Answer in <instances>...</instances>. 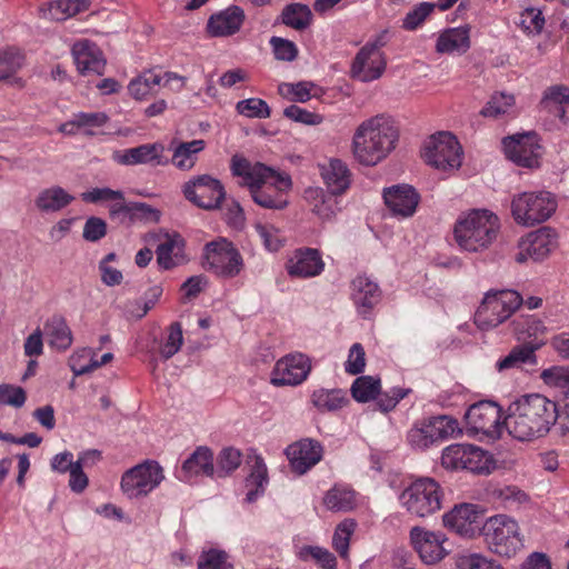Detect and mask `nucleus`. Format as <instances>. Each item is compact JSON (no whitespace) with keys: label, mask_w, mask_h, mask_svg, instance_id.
<instances>
[{"label":"nucleus","mask_w":569,"mask_h":569,"mask_svg":"<svg viewBox=\"0 0 569 569\" xmlns=\"http://www.w3.org/2000/svg\"><path fill=\"white\" fill-rule=\"evenodd\" d=\"M267 482V466L261 457H256L251 467V472L246 480V485L249 488L246 495V501L253 502L257 497L264 491Z\"/></svg>","instance_id":"nucleus-43"},{"label":"nucleus","mask_w":569,"mask_h":569,"mask_svg":"<svg viewBox=\"0 0 569 569\" xmlns=\"http://www.w3.org/2000/svg\"><path fill=\"white\" fill-rule=\"evenodd\" d=\"M515 104V97L512 94H506L503 92L496 93L482 108L480 113L483 117L497 118L505 114Z\"/></svg>","instance_id":"nucleus-57"},{"label":"nucleus","mask_w":569,"mask_h":569,"mask_svg":"<svg viewBox=\"0 0 569 569\" xmlns=\"http://www.w3.org/2000/svg\"><path fill=\"white\" fill-rule=\"evenodd\" d=\"M325 268V262L317 249H305L297 251L296 256L289 261L288 272L290 276L299 278H311L320 274Z\"/></svg>","instance_id":"nucleus-28"},{"label":"nucleus","mask_w":569,"mask_h":569,"mask_svg":"<svg viewBox=\"0 0 569 569\" xmlns=\"http://www.w3.org/2000/svg\"><path fill=\"white\" fill-rule=\"evenodd\" d=\"M463 569H502L496 560L488 559L480 553H471L459 559Z\"/></svg>","instance_id":"nucleus-64"},{"label":"nucleus","mask_w":569,"mask_h":569,"mask_svg":"<svg viewBox=\"0 0 569 569\" xmlns=\"http://www.w3.org/2000/svg\"><path fill=\"white\" fill-rule=\"evenodd\" d=\"M348 401L346 392L341 389H318L311 395V402L322 412L339 410Z\"/></svg>","instance_id":"nucleus-44"},{"label":"nucleus","mask_w":569,"mask_h":569,"mask_svg":"<svg viewBox=\"0 0 569 569\" xmlns=\"http://www.w3.org/2000/svg\"><path fill=\"white\" fill-rule=\"evenodd\" d=\"M206 148V141L202 139L179 142L173 148L171 158L172 164L180 170H191L198 160V154Z\"/></svg>","instance_id":"nucleus-37"},{"label":"nucleus","mask_w":569,"mask_h":569,"mask_svg":"<svg viewBox=\"0 0 569 569\" xmlns=\"http://www.w3.org/2000/svg\"><path fill=\"white\" fill-rule=\"evenodd\" d=\"M522 303L521 295L515 290H490L476 311L475 322L481 330L496 328L508 320Z\"/></svg>","instance_id":"nucleus-6"},{"label":"nucleus","mask_w":569,"mask_h":569,"mask_svg":"<svg viewBox=\"0 0 569 569\" xmlns=\"http://www.w3.org/2000/svg\"><path fill=\"white\" fill-rule=\"evenodd\" d=\"M184 198L204 210L220 208L226 198V190L220 180L210 174H200L189 179L182 186Z\"/></svg>","instance_id":"nucleus-12"},{"label":"nucleus","mask_w":569,"mask_h":569,"mask_svg":"<svg viewBox=\"0 0 569 569\" xmlns=\"http://www.w3.org/2000/svg\"><path fill=\"white\" fill-rule=\"evenodd\" d=\"M319 88L311 81H299L297 83H281L279 92L295 102H307L312 97H318Z\"/></svg>","instance_id":"nucleus-45"},{"label":"nucleus","mask_w":569,"mask_h":569,"mask_svg":"<svg viewBox=\"0 0 569 569\" xmlns=\"http://www.w3.org/2000/svg\"><path fill=\"white\" fill-rule=\"evenodd\" d=\"M492 496L507 509H517L529 500L528 495L516 486L495 488Z\"/></svg>","instance_id":"nucleus-48"},{"label":"nucleus","mask_w":569,"mask_h":569,"mask_svg":"<svg viewBox=\"0 0 569 569\" xmlns=\"http://www.w3.org/2000/svg\"><path fill=\"white\" fill-rule=\"evenodd\" d=\"M556 246V233L550 228H541L530 232L526 238L520 240L516 261L520 263L528 259L540 261L545 259Z\"/></svg>","instance_id":"nucleus-19"},{"label":"nucleus","mask_w":569,"mask_h":569,"mask_svg":"<svg viewBox=\"0 0 569 569\" xmlns=\"http://www.w3.org/2000/svg\"><path fill=\"white\" fill-rule=\"evenodd\" d=\"M230 170L241 179L239 184L248 188L256 204L270 210H282L288 206L287 192L292 186L288 174L238 154L231 158Z\"/></svg>","instance_id":"nucleus-1"},{"label":"nucleus","mask_w":569,"mask_h":569,"mask_svg":"<svg viewBox=\"0 0 569 569\" xmlns=\"http://www.w3.org/2000/svg\"><path fill=\"white\" fill-rule=\"evenodd\" d=\"M501 419L500 407L491 401H480L469 407L465 415L467 427L475 433L493 436Z\"/></svg>","instance_id":"nucleus-17"},{"label":"nucleus","mask_w":569,"mask_h":569,"mask_svg":"<svg viewBox=\"0 0 569 569\" xmlns=\"http://www.w3.org/2000/svg\"><path fill=\"white\" fill-rule=\"evenodd\" d=\"M74 197L62 187L56 186L43 189L37 196L36 207L42 212L60 211L73 201Z\"/></svg>","instance_id":"nucleus-38"},{"label":"nucleus","mask_w":569,"mask_h":569,"mask_svg":"<svg viewBox=\"0 0 569 569\" xmlns=\"http://www.w3.org/2000/svg\"><path fill=\"white\" fill-rule=\"evenodd\" d=\"M27 399L26 391L21 387L12 385H0V405L20 408Z\"/></svg>","instance_id":"nucleus-63"},{"label":"nucleus","mask_w":569,"mask_h":569,"mask_svg":"<svg viewBox=\"0 0 569 569\" xmlns=\"http://www.w3.org/2000/svg\"><path fill=\"white\" fill-rule=\"evenodd\" d=\"M351 298L359 315L366 318L379 303L381 291L376 282L365 276H358L351 282Z\"/></svg>","instance_id":"nucleus-26"},{"label":"nucleus","mask_w":569,"mask_h":569,"mask_svg":"<svg viewBox=\"0 0 569 569\" xmlns=\"http://www.w3.org/2000/svg\"><path fill=\"white\" fill-rule=\"evenodd\" d=\"M441 465L447 469H465L478 475H488L493 469L491 455L468 443H455L445 448Z\"/></svg>","instance_id":"nucleus-11"},{"label":"nucleus","mask_w":569,"mask_h":569,"mask_svg":"<svg viewBox=\"0 0 569 569\" xmlns=\"http://www.w3.org/2000/svg\"><path fill=\"white\" fill-rule=\"evenodd\" d=\"M311 371L309 357L303 353H290L279 359L272 371L270 381L276 387L301 385Z\"/></svg>","instance_id":"nucleus-15"},{"label":"nucleus","mask_w":569,"mask_h":569,"mask_svg":"<svg viewBox=\"0 0 569 569\" xmlns=\"http://www.w3.org/2000/svg\"><path fill=\"white\" fill-rule=\"evenodd\" d=\"M385 46L382 36L375 41L366 43L356 54L351 64V76L361 82L379 79L386 68L387 59L381 48Z\"/></svg>","instance_id":"nucleus-14"},{"label":"nucleus","mask_w":569,"mask_h":569,"mask_svg":"<svg viewBox=\"0 0 569 569\" xmlns=\"http://www.w3.org/2000/svg\"><path fill=\"white\" fill-rule=\"evenodd\" d=\"M399 130L395 122L383 116L362 121L352 138L355 158L365 166H376L396 148Z\"/></svg>","instance_id":"nucleus-3"},{"label":"nucleus","mask_w":569,"mask_h":569,"mask_svg":"<svg viewBox=\"0 0 569 569\" xmlns=\"http://www.w3.org/2000/svg\"><path fill=\"white\" fill-rule=\"evenodd\" d=\"M90 0H56L41 8L43 18L61 21L89 10Z\"/></svg>","instance_id":"nucleus-34"},{"label":"nucleus","mask_w":569,"mask_h":569,"mask_svg":"<svg viewBox=\"0 0 569 569\" xmlns=\"http://www.w3.org/2000/svg\"><path fill=\"white\" fill-rule=\"evenodd\" d=\"M511 214L521 226L532 227L548 220L557 209L556 198L548 191L521 192L511 200Z\"/></svg>","instance_id":"nucleus-8"},{"label":"nucleus","mask_w":569,"mask_h":569,"mask_svg":"<svg viewBox=\"0 0 569 569\" xmlns=\"http://www.w3.org/2000/svg\"><path fill=\"white\" fill-rule=\"evenodd\" d=\"M512 332L517 340L528 343L529 339H539L545 333L542 321L535 315H520L511 322Z\"/></svg>","instance_id":"nucleus-40"},{"label":"nucleus","mask_w":569,"mask_h":569,"mask_svg":"<svg viewBox=\"0 0 569 569\" xmlns=\"http://www.w3.org/2000/svg\"><path fill=\"white\" fill-rule=\"evenodd\" d=\"M569 103L568 89L565 86L549 87L541 99V107L556 118L563 122L566 119V104Z\"/></svg>","instance_id":"nucleus-39"},{"label":"nucleus","mask_w":569,"mask_h":569,"mask_svg":"<svg viewBox=\"0 0 569 569\" xmlns=\"http://www.w3.org/2000/svg\"><path fill=\"white\" fill-rule=\"evenodd\" d=\"M198 569H232V565L228 561L226 551L210 549L200 555Z\"/></svg>","instance_id":"nucleus-59"},{"label":"nucleus","mask_w":569,"mask_h":569,"mask_svg":"<svg viewBox=\"0 0 569 569\" xmlns=\"http://www.w3.org/2000/svg\"><path fill=\"white\" fill-rule=\"evenodd\" d=\"M254 230L268 251L276 252L284 243L281 231L271 223L257 222Z\"/></svg>","instance_id":"nucleus-52"},{"label":"nucleus","mask_w":569,"mask_h":569,"mask_svg":"<svg viewBox=\"0 0 569 569\" xmlns=\"http://www.w3.org/2000/svg\"><path fill=\"white\" fill-rule=\"evenodd\" d=\"M436 7L437 4L431 2L419 3L405 16L401 27L408 31L418 29L433 12Z\"/></svg>","instance_id":"nucleus-55"},{"label":"nucleus","mask_w":569,"mask_h":569,"mask_svg":"<svg viewBox=\"0 0 569 569\" xmlns=\"http://www.w3.org/2000/svg\"><path fill=\"white\" fill-rule=\"evenodd\" d=\"M161 82L162 77L159 73L153 70H148L132 79L128 86V90L134 99L142 100L156 93Z\"/></svg>","instance_id":"nucleus-42"},{"label":"nucleus","mask_w":569,"mask_h":569,"mask_svg":"<svg viewBox=\"0 0 569 569\" xmlns=\"http://www.w3.org/2000/svg\"><path fill=\"white\" fill-rule=\"evenodd\" d=\"M164 479L163 469L157 461H146L127 470L121 478V489L128 498L147 496Z\"/></svg>","instance_id":"nucleus-13"},{"label":"nucleus","mask_w":569,"mask_h":569,"mask_svg":"<svg viewBox=\"0 0 569 569\" xmlns=\"http://www.w3.org/2000/svg\"><path fill=\"white\" fill-rule=\"evenodd\" d=\"M238 113L247 118L266 119L270 117V108L268 103L259 98H249L237 103Z\"/></svg>","instance_id":"nucleus-58"},{"label":"nucleus","mask_w":569,"mask_h":569,"mask_svg":"<svg viewBox=\"0 0 569 569\" xmlns=\"http://www.w3.org/2000/svg\"><path fill=\"white\" fill-rule=\"evenodd\" d=\"M246 13L239 6L228 8L209 17L206 26L207 33L213 38H224L240 31Z\"/></svg>","instance_id":"nucleus-24"},{"label":"nucleus","mask_w":569,"mask_h":569,"mask_svg":"<svg viewBox=\"0 0 569 569\" xmlns=\"http://www.w3.org/2000/svg\"><path fill=\"white\" fill-rule=\"evenodd\" d=\"M286 455L292 471L305 475L322 459L323 447L318 440L305 438L288 446Z\"/></svg>","instance_id":"nucleus-18"},{"label":"nucleus","mask_w":569,"mask_h":569,"mask_svg":"<svg viewBox=\"0 0 569 569\" xmlns=\"http://www.w3.org/2000/svg\"><path fill=\"white\" fill-rule=\"evenodd\" d=\"M164 147L162 143H144L138 147L112 152L111 159L121 166H166L169 160L163 156Z\"/></svg>","instance_id":"nucleus-20"},{"label":"nucleus","mask_w":569,"mask_h":569,"mask_svg":"<svg viewBox=\"0 0 569 569\" xmlns=\"http://www.w3.org/2000/svg\"><path fill=\"white\" fill-rule=\"evenodd\" d=\"M241 452L236 448H224L220 451L214 477L223 478L234 471L241 465Z\"/></svg>","instance_id":"nucleus-53"},{"label":"nucleus","mask_w":569,"mask_h":569,"mask_svg":"<svg viewBox=\"0 0 569 569\" xmlns=\"http://www.w3.org/2000/svg\"><path fill=\"white\" fill-rule=\"evenodd\" d=\"M539 347L540 343L538 342L516 346L506 357L497 361L496 369L499 372H502L509 369L520 368L525 363L536 365V350Z\"/></svg>","instance_id":"nucleus-36"},{"label":"nucleus","mask_w":569,"mask_h":569,"mask_svg":"<svg viewBox=\"0 0 569 569\" xmlns=\"http://www.w3.org/2000/svg\"><path fill=\"white\" fill-rule=\"evenodd\" d=\"M432 437L439 441L460 433L461 430L458 427V421L448 416L432 417L427 422Z\"/></svg>","instance_id":"nucleus-51"},{"label":"nucleus","mask_w":569,"mask_h":569,"mask_svg":"<svg viewBox=\"0 0 569 569\" xmlns=\"http://www.w3.org/2000/svg\"><path fill=\"white\" fill-rule=\"evenodd\" d=\"M72 54L78 71L83 74H102L106 60L98 46L89 40H80L72 47Z\"/></svg>","instance_id":"nucleus-25"},{"label":"nucleus","mask_w":569,"mask_h":569,"mask_svg":"<svg viewBox=\"0 0 569 569\" xmlns=\"http://www.w3.org/2000/svg\"><path fill=\"white\" fill-rule=\"evenodd\" d=\"M300 559L313 560L323 569H337V560L333 553L319 546H303L299 550Z\"/></svg>","instance_id":"nucleus-50"},{"label":"nucleus","mask_w":569,"mask_h":569,"mask_svg":"<svg viewBox=\"0 0 569 569\" xmlns=\"http://www.w3.org/2000/svg\"><path fill=\"white\" fill-rule=\"evenodd\" d=\"M283 116L292 121L308 124V126H317L323 121V117L319 113L310 112L306 109H302L296 104H291L283 110Z\"/></svg>","instance_id":"nucleus-62"},{"label":"nucleus","mask_w":569,"mask_h":569,"mask_svg":"<svg viewBox=\"0 0 569 569\" xmlns=\"http://www.w3.org/2000/svg\"><path fill=\"white\" fill-rule=\"evenodd\" d=\"M540 379L550 388L560 389L567 396L569 393V368L552 366L541 371Z\"/></svg>","instance_id":"nucleus-49"},{"label":"nucleus","mask_w":569,"mask_h":569,"mask_svg":"<svg viewBox=\"0 0 569 569\" xmlns=\"http://www.w3.org/2000/svg\"><path fill=\"white\" fill-rule=\"evenodd\" d=\"M214 477L213 453L208 447H198L182 463L179 479L190 481L194 477Z\"/></svg>","instance_id":"nucleus-27"},{"label":"nucleus","mask_w":569,"mask_h":569,"mask_svg":"<svg viewBox=\"0 0 569 569\" xmlns=\"http://www.w3.org/2000/svg\"><path fill=\"white\" fill-rule=\"evenodd\" d=\"M383 200L395 217L408 218L416 212L420 196L409 184H397L383 190Z\"/></svg>","instance_id":"nucleus-23"},{"label":"nucleus","mask_w":569,"mask_h":569,"mask_svg":"<svg viewBox=\"0 0 569 569\" xmlns=\"http://www.w3.org/2000/svg\"><path fill=\"white\" fill-rule=\"evenodd\" d=\"M270 46L273 50L274 58L281 61H293L298 56V48L295 42L280 38L272 37L270 39Z\"/></svg>","instance_id":"nucleus-61"},{"label":"nucleus","mask_w":569,"mask_h":569,"mask_svg":"<svg viewBox=\"0 0 569 569\" xmlns=\"http://www.w3.org/2000/svg\"><path fill=\"white\" fill-rule=\"evenodd\" d=\"M184 240L178 233L166 234L156 253L158 264L168 270L186 262Z\"/></svg>","instance_id":"nucleus-29"},{"label":"nucleus","mask_w":569,"mask_h":569,"mask_svg":"<svg viewBox=\"0 0 569 569\" xmlns=\"http://www.w3.org/2000/svg\"><path fill=\"white\" fill-rule=\"evenodd\" d=\"M410 538L413 548L427 565L439 562L448 553L443 547L447 538L442 532H433L415 527L410 531Z\"/></svg>","instance_id":"nucleus-21"},{"label":"nucleus","mask_w":569,"mask_h":569,"mask_svg":"<svg viewBox=\"0 0 569 569\" xmlns=\"http://www.w3.org/2000/svg\"><path fill=\"white\" fill-rule=\"evenodd\" d=\"M480 516L476 505L462 503L443 516V523L459 536L472 538L481 531Z\"/></svg>","instance_id":"nucleus-22"},{"label":"nucleus","mask_w":569,"mask_h":569,"mask_svg":"<svg viewBox=\"0 0 569 569\" xmlns=\"http://www.w3.org/2000/svg\"><path fill=\"white\" fill-rule=\"evenodd\" d=\"M320 173L328 191L333 194H342L350 187V171L339 159H330L328 163L321 164Z\"/></svg>","instance_id":"nucleus-31"},{"label":"nucleus","mask_w":569,"mask_h":569,"mask_svg":"<svg viewBox=\"0 0 569 569\" xmlns=\"http://www.w3.org/2000/svg\"><path fill=\"white\" fill-rule=\"evenodd\" d=\"M43 333L48 345L58 351H66L73 341L71 329L60 315H53L46 321Z\"/></svg>","instance_id":"nucleus-32"},{"label":"nucleus","mask_w":569,"mask_h":569,"mask_svg":"<svg viewBox=\"0 0 569 569\" xmlns=\"http://www.w3.org/2000/svg\"><path fill=\"white\" fill-rule=\"evenodd\" d=\"M279 20L297 31L307 29L312 21V12L307 4L293 2L284 6Z\"/></svg>","instance_id":"nucleus-41"},{"label":"nucleus","mask_w":569,"mask_h":569,"mask_svg":"<svg viewBox=\"0 0 569 569\" xmlns=\"http://www.w3.org/2000/svg\"><path fill=\"white\" fill-rule=\"evenodd\" d=\"M338 194L326 192L321 188H308L305 198L311 207V211L321 220L330 221L340 210Z\"/></svg>","instance_id":"nucleus-30"},{"label":"nucleus","mask_w":569,"mask_h":569,"mask_svg":"<svg viewBox=\"0 0 569 569\" xmlns=\"http://www.w3.org/2000/svg\"><path fill=\"white\" fill-rule=\"evenodd\" d=\"M468 27L449 28L442 31L436 42L438 53H465L470 48Z\"/></svg>","instance_id":"nucleus-33"},{"label":"nucleus","mask_w":569,"mask_h":569,"mask_svg":"<svg viewBox=\"0 0 569 569\" xmlns=\"http://www.w3.org/2000/svg\"><path fill=\"white\" fill-rule=\"evenodd\" d=\"M499 217L488 209H471L457 219L453 237L460 250L482 253L491 248L500 232Z\"/></svg>","instance_id":"nucleus-4"},{"label":"nucleus","mask_w":569,"mask_h":569,"mask_svg":"<svg viewBox=\"0 0 569 569\" xmlns=\"http://www.w3.org/2000/svg\"><path fill=\"white\" fill-rule=\"evenodd\" d=\"M325 507L333 512H348L357 506V495L346 485H335L323 497Z\"/></svg>","instance_id":"nucleus-35"},{"label":"nucleus","mask_w":569,"mask_h":569,"mask_svg":"<svg viewBox=\"0 0 569 569\" xmlns=\"http://www.w3.org/2000/svg\"><path fill=\"white\" fill-rule=\"evenodd\" d=\"M69 363L74 376H83L101 367L99 360L94 359V352L90 348H82L73 352Z\"/></svg>","instance_id":"nucleus-46"},{"label":"nucleus","mask_w":569,"mask_h":569,"mask_svg":"<svg viewBox=\"0 0 569 569\" xmlns=\"http://www.w3.org/2000/svg\"><path fill=\"white\" fill-rule=\"evenodd\" d=\"M380 390V380L371 376H361L351 386L352 397L358 402H368L376 399Z\"/></svg>","instance_id":"nucleus-47"},{"label":"nucleus","mask_w":569,"mask_h":569,"mask_svg":"<svg viewBox=\"0 0 569 569\" xmlns=\"http://www.w3.org/2000/svg\"><path fill=\"white\" fill-rule=\"evenodd\" d=\"M442 490L431 478H420L400 495V502L415 517L425 518L441 509Z\"/></svg>","instance_id":"nucleus-9"},{"label":"nucleus","mask_w":569,"mask_h":569,"mask_svg":"<svg viewBox=\"0 0 569 569\" xmlns=\"http://www.w3.org/2000/svg\"><path fill=\"white\" fill-rule=\"evenodd\" d=\"M82 201L87 203H100L116 200H123L124 194L120 190H113L111 188H93L89 191L81 193Z\"/></svg>","instance_id":"nucleus-60"},{"label":"nucleus","mask_w":569,"mask_h":569,"mask_svg":"<svg viewBox=\"0 0 569 569\" xmlns=\"http://www.w3.org/2000/svg\"><path fill=\"white\" fill-rule=\"evenodd\" d=\"M481 535L488 549L500 557L511 558L523 547L519 523L507 515L489 517Z\"/></svg>","instance_id":"nucleus-5"},{"label":"nucleus","mask_w":569,"mask_h":569,"mask_svg":"<svg viewBox=\"0 0 569 569\" xmlns=\"http://www.w3.org/2000/svg\"><path fill=\"white\" fill-rule=\"evenodd\" d=\"M462 147L450 132H438L426 142L422 157L425 161L440 171L458 170L462 163Z\"/></svg>","instance_id":"nucleus-10"},{"label":"nucleus","mask_w":569,"mask_h":569,"mask_svg":"<svg viewBox=\"0 0 569 569\" xmlns=\"http://www.w3.org/2000/svg\"><path fill=\"white\" fill-rule=\"evenodd\" d=\"M557 405L540 393L523 395L508 407L505 426L519 441H533L548 435L557 422Z\"/></svg>","instance_id":"nucleus-2"},{"label":"nucleus","mask_w":569,"mask_h":569,"mask_svg":"<svg viewBox=\"0 0 569 569\" xmlns=\"http://www.w3.org/2000/svg\"><path fill=\"white\" fill-rule=\"evenodd\" d=\"M202 267L218 278L232 279L244 268L242 254L228 239L219 238L204 244Z\"/></svg>","instance_id":"nucleus-7"},{"label":"nucleus","mask_w":569,"mask_h":569,"mask_svg":"<svg viewBox=\"0 0 569 569\" xmlns=\"http://www.w3.org/2000/svg\"><path fill=\"white\" fill-rule=\"evenodd\" d=\"M356 528V522L351 519H346L340 522L333 533L332 545L336 551L342 557H347L349 550V541Z\"/></svg>","instance_id":"nucleus-56"},{"label":"nucleus","mask_w":569,"mask_h":569,"mask_svg":"<svg viewBox=\"0 0 569 569\" xmlns=\"http://www.w3.org/2000/svg\"><path fill=\"white\" fill-rule=\"evenodd\" d=\"M502 144L506 157L516 164L526 168L539 166L541 146L535 132L507 137Z\"/></svg>","instance_id":"nucleus-16"},{"label":"nucleus","mask_w":569,"mask_h":569,"mask_svg":"<svg viewBox=\"0 0 569 569\" xmlns=\"http://www.w3.org/2000/svg\"><path fill=\"white\" fill-rule=\"evenodd\" d=\"M24 57L17 50H0V80H8L22 68Z\"/></svg>","instance_id":"nucleus-54"}]
</instances>
